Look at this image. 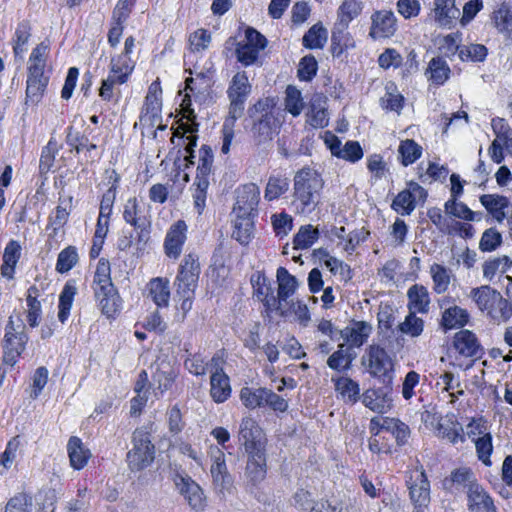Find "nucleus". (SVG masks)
I'll list each match as a JSON object with an SVG mask.
<instances>
[{"label":"nucleus","mask_w":512,"mask_h":512,"mask_svg":"<svg viewBox=\"0 0 512 512\" xmlns=\"http://www.w3.org/2000/svg\"><path fill=\"white\" fill-rule=\"evenodd\" d=\"M458 14L454 0H435V17L441 26L449 25Z\"/></svg>","instance_id":"nucleus-42"},{"label":"nucleus","mask_w":512,"mask_h":512,"mask_svg":"<svg viewBox=\"0 0 512 512\" xmlns=\"http://www.w3.org/2000/svg\"><path fill=\"white\" fill-rule=\"evenodd\" d=\"M260 50L243 42H238L235 50L236 58L244 66L258 64Z\"/></svg>","instance_id":"nucleus-54"},{"label":"nucleus","mask_w":512,"mask_h":512,"mask_svg":"<svg viewBox=\"0 0 512 512\" xmlns=\"http://www.w3.org/2000/svg\"><path fill=\"white\" fill-rule=\"evenodd\" d=\"M251 92V85L249 83L246 72H237L231 80L227 90V95L230 100L229 113L226 118V127L235 124L236 120L241 118L245 102Z\"/></svg>","instance_id":"nucleus-4"},{"label":"nucleus","mask_w":512,"mask_h":512,"mask_svg":"<svg viewBox=\"0 0 512 512\" xmlns=\"http://www.w3.org/2000/svg\"><path fill=\"white\" fill-rule=\"evenodd\" d=\"M409 496L414 505V512H424L430 503V483L425 472L416 471L407 482Z\"/></svg>","instance_id":"nucleus-10"},{"label":"nucleus","mask_w":512,"mask_h":512,"mask_svg":"<svg viewBox=\"0 0 512 512\" xmlns=\"http://www.w3.org/2000/svg\"><path fill=\"white\" fill-rule=\"evenodd\" d=\"M369 35L373 39L388 38L397 30V19L391 10L376 11L371 16Z\"/></svg>","instance_id":"nucleus-15"},{"label":"nucleus","mask_w":512,"mask_h":512,"mask_svg":"<svg viewBox=\"0 0 512 512\" xmlns=\"http://www.w3.org/2000/svg\"><path fill=\"white\" fill-rule=\"evenodd\" d=\"M290 189V180L282 174L270 175L264 191L267 201H274L286 194Z\"/></svg>","instance_id":"nucleus-31"},{"label":"nucleus","mask_w":512,"mask_h":512,"mask_svg":"<svg viewBox=\"0 0 512 512\" xmlns=\"http://www.w3.org/2000/svg\"><path fill=\"white\" fill-rule=\"evenodd\" d=\"M488 50L482 44H470L462 46L459 50V58L462 61L482 62L487 56Z\"/></svg>","instance_id":"nucleus-56"},{"label":"nucleus","mask_w":512,"mask_h":512,"mask_svg":"<svg viewBox=\"0 0 512 512\" xmlns=\"http://www.w3.org/2000/svg\"><path fill=\"white\" fill-rule=\"evenodd\" d=\"M245 477L252 487H258L266 478L267 459L265 450L247 453Z\"/></svg>","instance_id":"nucleus-17"},{"label":"nucleus","mask_w":512,"mask_h":512,"mask_svg":"<svg viewBox=\"0 0 512 512\" xmlns=\"http://www.w3.org/2000/svg\"><path fill=\"white\" fill-rule=\"evenodd\" d=\"M493 21L499 32L512 40V9L506 3H502L493 13Z\"/></svg>","instance_id":"nucleus-40"},{"label":"nucleus","mask_w":512,"mask_h":512,"mask_svg":"<svg viewBox=\"0 0 512 512\" xmlns=\"http://www.w3.org/2000/svg\"><path fill=\"white\" fill-rule=\"evenodd\" d=\"M22 247L16 240H10L3 253V264L1 266V275L7 279H13L15 267L21 257Z\"/></svg>","instance_id":"nucleus-27"},{"label":"nucleus","mask_w":512,"mask_h":512,"mask_svg":"<svg viewBox=\"0 0 512 512\" xmlns=\"http://www.w3.org/2000/svg\"><path fill=\"white\" fill-rule=\"evenodd\" d=\"M234 230L232 238L238 241L241 245H248L252 239L254 223L252 220L253 215H240L235 214Z\"/></svg>","instance_id":"nucleus-35"},{"label":"nucleus","mask_w":512,"mask_h":512,"mask_svg":"<svg viewBox=\"0 0 512 512\" xmlns=\"http://www.w3.org/2000/svg\"><path fill=\"white\" fill-rule=\"evenodd\" d=\"M32 508V497L26 493H19L8 501L5 512H32Z\"/></svg>","instance_id":"nucleus-59"},{"label":"nucleus","mask_w":512,"mask_h":512,"mask_svg":"<svg viewBox=\"0 0 512 512\" xmlns=\"http://www.w3.org/2000/svg\"><path fill=\"white\" fill-rule=\"evenodd\" d=\"M200 275L198 259L193 254L185 255L175 278L176 290L195 291Z\"/></svg>","instance_id":"nucleus-11"},{"label":"nucleus","mask_w":512,"mask_h":512,"mask_svg":"<svg viewBox=\"0 0 512 512\" xmlns=\"http://www.w3.org/2000/svg\"><path fill=\"white\" fill-rule=\"evenodd\" d=\"M318 69L317 61L313 55L304 56L299 63L298 77L302 81H311Z\"/></svg>","instance_id":"nucleus-64"},{"label":"nucleus","mask_w":512,"mask_h":512,"mask_svg":"<svg viewBox=\"0 0 512 512\" xmlns=\"http://www.w3.org/2000/svg\"><path fill=\"white\" fill-rule=\"evenodd\" d=\"M319 232L311 225L302 226L294 236L293 244L295 249H307L318 239Z\"/></svg>","instance_id":"nucleus-51"},{"label":"nucleus","mask_w":512,"mask_h":512,"mask_svg":"<svg viewBox=\"0 0 512 512\" xmlns=\"http://www.w3.org/2000/svg\"><path fill=\"white\" fill-rule=\"evenodd\" d=\"M94 295L101 312L108 318L114 317L122 308V300L113 286H106L102 289H94Z\"/></svg>","instance_id":"nucleus-19"},{"label":"nucleus","mask_w":512,"mask_h":512,"mask_svg":"<svg viewBox=\"0 0 512 512\" xmlns=\"http://www.w3.org/2000/svg\"><path fill=\"white\" fill-rule=\"evenodd\" d=\"M401 163L404 166L413 164L422 155V147L412 139L402 140L398 147Z\"/></svg>","instance_id":"nucleus-44"},{"label":"nucleus","mask_w":512,"mask_h":512,"mask_svg":"<svg viewBox=\"0 0 512 512\" xmlns=\"http://www.w3.org/2000/svg\"><path fill=\"white\" fill-rule=\"evenodd\" d=\"M175 484L190 507L194 510H202L204 507V495L201 487L190 477L178 476Z\"/></svg>","instance_id":"nucleus-20"},{"label":"nucleus","mask_w":512,"mask_h":512,"mask_svg":"<svg viewBox=\"0 0 512 512\" xmlns=\"http://www.w3.org/2000/svg\"><path fill=\"white\" fill-rule=\"evenodd\" d=\"M409 299L410 312L426 313L429 309L430 298L428 290L422 286L415 284L411 286L407 293Z\"/></svg>","instance_id":"nucleus-30"},{"label":"nucleus","mask_w":512,"mask_h":512,"mask_svg":"<svg viewBox=\"0 0 512 512\" xmlns=\"http://www.w3.org/2000/svg\"><path fill=\"white\" fill-rule=\"evenodd\" d=\"M362 364L367 368L368 373L375 378H390L393 371V360L387 351L376 344L370 345L364 356Z\"/></svg>","instance_id":"nucleus-5"},{"label":"nucleus","mask_w":512,"mask_h":512,"mask_svg":"<svg viewBox=\"0 0 512 512\" xmlns=\"http://www.w3.org/2000/svg\"><path fill=\"white\" fill-rule=\"evenodd\" d=\"M48 77L39 68L29 69L26 87V104H38L48 85Z\"/></svg>","instance_id":"nucleus-22"},{"label":"nucleus","mask_w":512,"mask_h":512,"mask_svg":"<svg viewBox=\"0 0 512 512\" xmlns=\"http://www.w3.org/2000/svg\"><path fill=\"white\" fill-rule=\"evenodd\" d=\"M231 395L230 380L227 374L217 368L210 377V396L216 403L225 402Z\"/></svg>","instance_id":"nucleus-24"},{"label":"nucleus","mask_w":512,"mask_h":512,"mask_svg":"<svg viewBox=\"0 0 512 512\" xmlns=\"http://www.w3.org/2000/svg\"><path fill=\"white\" fill-rule=\"evenodd\" d=\"M31 37V24L28 20H23L17 24L13 36V51L15 56L22 55Z\"/></svg>","instance_id":"nucleus-43"},{"label":"nucleus","mask_w":512,"mask_h":512,"mask_svg":"<svg viewBox=\"0 0 512 512\" xmlns=\"http://www.w3.org/2000/svg\"><path fill=\"white\" fill-rule=\"evenodd\" d=\"M372 332V326L365 321L354 322L351 328L347 327L341 331L342 337L346 338L354 347L362 346Z\"/></svg>","instance_id":"nucleus-32"},{"label":"nucleus","mask_w":512,"mask_h":512,"mask_svg":"<svg viewBox=\"0 0 512 512\" xmlns=\"http://www.w3.org/2000/svg\"><path fill=\"white\" fill-rule=\"evenodd\" d=\"M398 328L403 334L411 337H418L424 330V321L417 317L416 313L409 312L405 317V320L399 324Z\"/></svg>","instance_id":"nucleus-53"},{"label":"nucleus","mask_w":512,"mask_h":512,"mask_svg":"<svg viewBox=\"0 0 512 512\" xmlns=\"http://www.w3.org/2000/svg\"><path fill=\"white\" fill-rule=\"evenodd\" d=\"M335 390L340 393L346 403L355 404L360 398L359 384L349 377H338L332 379Z\"/></svg>","instance_id":"nucleus-36"},{"label":"nucleus","mask_w":512,"mask_h":512,"mask_svg":"<svg viewBox=\"0 0 512 512\" xmlns=\"http://www.w3.org/2000/svg\"><path fill=\"white\" fill-rule=\"evenodd\" d=\"M445 212L454 216L455 218L470 220L474 219L475 216L472 214V210L464 203L457 202V199H449L445 203Z\"/></svg>","instance_id":"nucleus-63"},{"label":"nucleus","mask_w":512,"mask_h":512,"mask_svg":"<svg viewBox=\"0 0 512 512\" xmlns=\"http://www.w3.org/2000/svg\"><path fill=\"white\" fill-rule=\"evenodd\" d=\"M273 108V100L268 98L259 100L254 105L255 112L260 115L255 117L252 131L259 142L272 139L273 132L276 128V118L273 113Z\"/></svg>","instance_id":"nucleus-6"},{"label":"nucleus","mask_w":512,"mask_h":512,"mask_svg":"<svg viewBox=\"0 0 512 512\" xmlns=\"http://www.w3.org/2000/svg\"><path fill=\"white\" fill-rule=\"evenodd\" d=\"M186 233L187 225L183 220H178L169 228L164 241L165 253L169 258L177 259L180 256Z\"/></svg>","instance_id":"nucleus-18"},{"label":"nucleus","mask_w":512,"mask_h":512,"mask_svg":"<svg viewBox=\"0 0 512 512\" xmlns=\"http://www.w3.org/2000/svg\"><path fill=\"white\" fill-rule=\"evenodd\" d=\"M470 297L474 300L477 307L481 311H485L494 321L505 322L512 315V307L509 301L503 298L499 291L489 285L473 288L470 292Z\"/></svg>","instance_id":"nucleus-2"},{"label":"nucleus","mask_w":512,"mask_h":512,"mask_svg":"<svg viewBox=\"0 0 512 512\" xmlns=\"http://www.w3.org/2000/svg\"><path fill=\"white\" fill-rule=\"evenodd\" d=\"M265 393L266 388L260 387L257 389L250 387H243L240 391V399L245 407L255 409L258 407H265Z\"/></svg>","instance_id":"nucleus-47"},{"label":"nucleus","mask_w":512,"mask_h":512,"mask_svg":"<svg viewBox=\"0 0 512 512\" xmlns=\"http://www.w3.org/2000/svg\"><path fill=\"white\" fill-rule=\"evenodd\" d=\"M276 277L278 282L279 297L280 299L284 300V302H287L288 298L295 293L298 286V281L284 267H279L277 269Z\"/></svg>","instance_id":"nucleus-38"},{"label":"nucleus","mask_w":512,"mask_h":512,"mask_svg":"<svg viewBox=\"0 0 512 512\" xmlns=\"http://www.w3.org/2000/svg\"><path fill=\"white\" fill-rule=\"evenodd\" d=\"M134 63L130 56L118 55L112 57L110 61V72L109 76L114 78L118 84H124L127 82L128 77L133 72Z\"/></svg>","instance_id":"nucleus-29"},{"label":"nucleus","mask_w":512,"mask_h":512,"mask_svg":"<svg viewBox=\"0 0 512 512\" xmlns=\"http://www.w3.org/2000/svg\"><path fill=\"white\" fill-rule=\"evenodd\" d=\"M182 108L184 110V117L187 119L186 123H181L175 132V136L183 137L185 134H189L185 138L187 141L185 145V156L184 160L186 161L185 167L189 168L190 165L194 164V147L197 145V135L195 134L198 131V124L195 122L196 115L193 109L190 108V99L184 98L182 101Z\"/></svg>","instance_id":"nucleus-7"},{"label":"nucleus","mask_w":512,"mask_h":512,"mask_svg":"<svg viewBox=\"0 0 512 512\" xmlns=\"http://www.w3.org/2000/svg\"><path fill=\"white\" fill-rule=\"evenodd\" d=\"M111 268L109 261L107 259L101 258L98 261L96 271L94 274L93 284L95 285L94 289H102L106 286H113L114 284L111 281Z\"/></svg>","instance_id":"nucleus-55"},{"label":"nucleus","mask_w":512,"mask_h":512,"mask_svg":"<svg viewBox=\"0 0 512 512\" xmlns=\"http://www.w3.org/2000/svg\"><path fill=\"white\" fill-rule=\"evenodd\" d=\"M67 452L70 465L75 470L83 469L90 457L91 451L84 445L82 440L77 436H71L67 443Z\"/></svg>","instance_id":"nucleus-25"},{"label":"nucleus","mask_w":512,"mask_h":512,"mask_svg":"<svg viewBox=\"0 0 512 512\" xmlns=\"http://www.w3.org/2000/svg\"><path fill=\"white\" fill-rule=\"evenodd\" d=\"M18 328H21L18 335L3 339L2 362L3 365H7L10 368H13L14 365L18 362V359L25 351L26 344L28 342V336L24 332V325L20 323Z\"/></svg>","instance_id":"nucleus-14"},{"label":"nucleus","mask_w":512,"mask_h":512,"mask_svg":"<svg viewBox=\"0 0 512 512\" xmlns=\"http://www.w3.org/2000/svg\"><path fill=\"white\" fill-rule=\"evenodd\" d=\"M455 350L464 357H480L482 347L476 335L467 329L460 330L453 338Z\"/></svg>","instance_id":"nucleus-21"},{"label":"nucleus","mask_w":512,"mask_h":512,"mask_svg":"<svg viewBox=\"0 0 512 512\" xmlns=\"http://www.w3.org/2000/svg\"><path fill=\"white\" fill-rule=\"evenodd\" d=\"M362 11L361 0H344L337 10V20L332 29L331 42L335 49L336 45H340L343 34L349 27V24Z\"/></svg>","instance_id":"nucleus-8"},{"label":"nucleus","mask_w":512,"mask_h":512,"mask_svg":"<svg viewBox=\"0 0 512 512\" xmlns=\"http://www.w3.org/2000/svg\"><path fill=\"white\" fill-rule=\"evenodd\" d=\"M78 260L77 248L75 246H68L58 254L56 271L62 274L67 273L78 263Z\"/></svg>","instance_id":"nucleus-50"},{"label":"nucleus","mask_w":512,"mask_h":512,"mask_svg":"<svg viewBox=\"0 0 512 512\" xmlns=\"http://www.w3.org/2000/svg\"><path fill=\"white\" fill-rule=\"evenodd\" d=\"M430 273L433 280V290L437 294L445 293L450 284L449 270L443 265L434 263L430 267Z\"/></svg>","instance_id":"nucleus-48"},{"label":"nucleus","mask_w":512,"mask_h":512,"mask_svg":"<svg viewBox=\"0 0 512 512\" xmlns=\"http://www.w3.org/2000/svg\"><path fill=\"white\" fill-rule=\"evenodd\" d=\"M469 318L470 315L466 309L455 305L443 311L440 324L444 330L458 329L464 327L469 322Z\"/></svg>","instance_id":"nucleus-28"},{"label":"nucleus","mask_w":512,"mask_h":512,"mask_svg":"<svg viewBox=\"0 0 512 512\" xmlns=\"http://www.w3.org/2000/svg\"><path fill=\"white\" fill-rule=\"evenodd\" d=\"M209 454L212 460V464L210 467L211 477L224 475V473H229L225 461V454L220 448L216 446L211 447Z\"/></svg>","instance_id":"nucleus-61"},{"label":"nucleus","mask_w":512,"mask_h":512,"mask_svg":"<svg viewBox=\"0 0 512 512\" xmlns=\"http://www.w3.org/2000/svg\"><path fill=\"white\" fill-rule=\"evenodd\" d=\"M259 200V187L254 183L246 184L237 191V199L233 212L240 215H254Z\"/></svg>","instance_id":"nucleus-16"},{"label":"nucleus","mask_w":512,"mask_h":512,"mask_svg":"<svg viewBox=\"0 0 512 512\" xmlns=\"http://www.w3.org/2000/svg\"><path fill=\"white\" fill-rule=\"evenodd\" d=\"M123 218L135 229L141 230V233L146 229L147 220L145 217L138 215V203L136 198H130L127 200L124 206Z\"/></svg>","instance_id":"nucleus-46"},{"label":"nucleus","mask_w":512,"mask_h":512,"mask_svg":"<svg viewBox=\"0 0 512 512\" xmlns=\"http://www.w3.org/2000/svg\"><path fill=\"white\" fill-rule=\"evenodd\" d=\"M351 348L346 346V344H340L338 349L330 355L327 360V365L329 368L336 371H345L350 369L351 363L354 359V356L350 354Z\"/></svg>","instance_id":"nucleus-41"},{"label":"nucleus","mask_w":512,"mask_h":512,"mask_svg":"<svg viewBox=\"0 0 512 512\" xmlns=\"http://www.w3.org/2000/svg\"><path fill=\"white\" fill-rule=\"evenodd\" d=\"M324 181L321 175L310 167L298 170L293 178L292 207L296 214L310 215L320 204Z\"/></svg>","instance_id":"nucleus-1"},{"label":"nucleus","mask_w":512,"mask_h":512,"mask_svg":"<svg viewBox=\"0 0 512 512\" xmlns=\"http://www.w3.org/2000/svg\"><path fill=\"white\" fill-rule=\"evenodd\" d=\"M307 123L313 128H323L328 125L327 112L320 104L313 102L307 113Z\"/></svg>","instance_id":"nucleus-62"},{"label":"nucleus","mask_w":512,"mask_h":512,"mask_svg":"<svg viewBox=\"0 0 512 512\" xmlns=\"http://www.w3.org/2000/svg\"><path fill=\"white\" fill-rule=\"evenodd\" d=\"M473 442L475 443V448L479 460L482 461L485 465L489 466L491 464L490 456L493 451L491 433L477 437V439H474Z\"/></svg>","instance_id":"nucleus-58"},{"label":"nucleus","mask_w":512,"mask_h":512,"mask_svg":"<svg viewBox=\"0 0 512 512\" xmlns=\"http://www.w3.org/2000/svg\"><path fill=\"white\" fill-rule=\"evenodd\" d=\"M427 191L418 183L410 181L407 188L401 191L393 200L391 207L401 215H410L418 202H424Z\"/></svg>","instance_id":"nucleus-9"},{"label":"nucleus","mask_w":512,"mask_h":512,"mask_svg":"<svg viewBox=\"0 0 512 512\" xmlns=\"http://www.w3.org/2000/svg\"><path fill=\"white\" fill-rule=\"evenodd\" d=\"M162 101L160 94L153 90L152 86L149 88L148 94L145 98V103L140 115V123L143 126L155 127L164 130L165 125H162Z\"/></svg>","instance_id":"nucleus-13"},{"label":"nucleus","mask_w":512,"mask_h":512,"mask_svg":"<svg viewBox=\"0 0 512 512\" xmlns=\"http://www.w3.org/2000/svg\"><path fill=\"white\" fill-rule=\"evenodd\" d=\"M470 512H497L492 498L481 485H472L467 491Z\"/></svg>","instance_id":"nucleus-23"},{"label":"nucleus","mask_w":512,"mask_h":512,"mask_svg":"<svg viewBox=\"0 0 512 512\" xmlns=\"http://www.w3.org/2000/svg\"><path fill=\"white\" fill-rule=\"evenodd\" d=\"M427 72L430 74V80L434 84L442 85L449 78L450 68L444 59L436 57L429 62Z\"/></svg>","instance_id":"nucleus-45"},{"label":"nucleus","mask_w":512,"mask_h":512,"mask_svg":"<svg viewBox=\"0 0 512 512\" xmlns=\"http://www.w3.org/2000/svg\"><path fill=\"white\" fill-rule=\"evenodd\" d=\"M238 437L246 453L265 450V444L262 441V430L251 417L242 419Z\"/></svg>","instance_id":"nucleus-12"},{"label":"nucleus","mask_w":512,"mask_h":512,"mask_svg":"<svg viewBox=\"0 0 512 512\" xmlns=\"http://www.w3.org/2000/svg\"><path fill=\"white\" fill-rule=\"evenodd\" d=\"M149 297L157 307H167L170 299L169 281L160 277L153 278L149 284Z\"/></svg>","instance_id":"nucleus-34"},{"label":"nucleus","mask_w":512,"mask_h":512,"mask_svg":"<svg viewBox=\"0 0 512 512\" xmlns=\"http://www.w3.org/2000/svg\"><path fill=\"white\" fill-rule=\"evenodd\" d=\"M328 39L327 29L321 24L313 25L303 36V45L309 49H322Z\"/></svg>","instance_id":"nucleus-39"},{"label":"nucleus","mask_w":512,"mask_h":512,"mask_svg":"<svg viewBox=\"0 0 512 512\" xmlns=\"http://www.w3.org/2000/svg\"><path fill=\"white\" fill-rule=\"evenodd\" d=\"M512 260L508 256L497 257L483 264V277L491 281L497 272L505 273L511 267Z\"/></svg>","instance_id":"nucleus-49"},{"label":"nucleus","mask_w":512,"mask_h":512,"mask_svg":"<svg viewBox=\"0 0 512 512\" xmlns=\"http://www.w3.org/2000/svg\"><path fill=\"white\" fill-rule=\"evenodd\" d=\"M133 447L128 451L126 461L131 471H141L155 459V446L150 434L143 428L136 429L132 436Z\"/></svg>","instance_id":"nucleus-3"},{"label":"nucleus","mask_w":512,"mask_h":512,"mask_svg":"<svg viewBox=\"0 0 512 512\" xmlns=\"http://www.w3.org/2000/svg\"><path fill=\"white\" fill-rule=\"evenodd\" d=\"M480 203L487 212L499 223L506 218L505 209L509 206V199L498 194H484L480 196Z\"/></svg>","instance_id":"nucleus-26"},{"label":"nucleus","mask_w":512,"mask_h":512,"mask_svg":"<svg viewBox=\"0 0 512 512\" xmlns=\"http://www.w3.org/2000/svg\"><path fill=\"white\" fill-rule=\"evenodd\" d=\"M49 50H50L49 42L43 41L40 44H38L32 50V53L29 57L30 65L28 67V70L37 67V68H39L40 72L44 73V68L46 65V59H47Z\"/></svg>","instance_id":"nucleus-57"},{"label":"nucleus","mask_w":512,"mask_h":512,"mask_svg":"<svg viewBox=\"0 0 512 512\" xmlns=\"http://www.w3.org/2000/svg\"><path fill=\"white\" fill-rule=\"evenodd\" d=\"M177 377L176 370L169 364L162 362L158 365L153 374L154 384L157 385L155 395H162L165 391L169 390Z\"/></svg>","instance_id":"nucleus-33"},{"label":"nucleus","mask_w":512,"mask_h":512,"mask_svg":"<svg viewBox=\"0 0 512 512\" xmlns=\"http://www.w3.org/2000/svg\"><path fill=\"white\" fill-rule=\"evenodd\" d=\"M213 164V151L210 146L203 145L199 150V164L196 179H208Z\"/></svg>","instance_id":"nucleus-52"},{"label":"nucleus","mask_w":512,"mask_h":512,"mask_svg":"<svg viewBox=\"0 0 512 512\" xmlns=\"http://www.w3.org/2000/svg\"><path fill=\"white\" fill-rule=\"evenodd\" d=\"M76 293L77 287L75 282L72 280L67 281L59 295L58 319L61 323H65L68 319Z\"/></svg>","instance_id":"nucleus-37"},{"label":"nucleus","mask_w":512,"mask_h":512,"mask_svg":"<svg viewBox=\"0 0 512 512\" xmlns=\"http://www.w3.org/2000/svg\"><path fill=\"white\" fill-rule=\"evenodd\" d=\"M285 108L293 116H298L303 109L301 92L294 86L286 89Z\"/></svg>","instance_id":"nucleus-60"}]
</instances>
